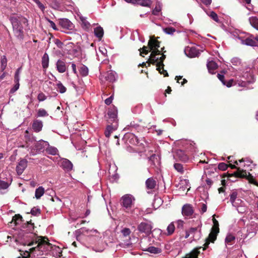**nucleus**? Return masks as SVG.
Masks as SVG:
<instances>
[{
  "instance_id": "obj_1",
  "label": "nucleus",
  "mask_w": 258,
  "mask_h": 258,
  "mask_svg": "<svg viewBox=\"0 0 258 258\" xmlns=\"http://www.w3.org/2000/svg\"><path fill=\"white\" fill-rule=\"evenodd\" d=\"M28 246H33L36 245V246L30 248V252L26 251L24 253V255L23 256V258H29L30 256V253H32L34 251L36 252V254L38 255L43 254V251L47 250L49 246L50 243L45 240L44 239L41 237H37L35 241H32L28 244Z\"/></svg>"
},
{
  "instance_id": "obj_2",
  "label": "nucleus",
  "mask_w": 258,
  "mask_h": 258,
  "mask_svg": "<svg viewBox=\"0 0 258 258\" xmlns=\"http://www.w3.org/2000/svg\"><path fill=\"white\" fill-rule=\"evenodd\" d=\"M238 161L240 163L244 162L243 166L244 169H241L240 167L237 168V171L234 172L235 176L238 177L246 178L249 180L250 183L257 185V183L254 180L253 176L249 172L246 171V170H251L252 168L254 167L255 165L253 164L252 161L248 158H246L239 160Z\"/></svg>"
},
{
  "instance_id": "obj_3",
  "label": "nucleus",
  "mask_w": 258,
  "mask_h": 258,
  "mask_svg": "<svg viewBox=\"0 0 258 258\" xmlns=\"http://www.w3.org/2000/svg\"><path fill=\"white\" fill-rule=\"evenodd\" d=\"M163 49L164 47L161 48V50H159V49L153 50L150 54L149 60L151 63L156 64L157 70H158L161 74L164 75V76H168V75L167 71L163 69L164 66L163 61L165 59L166 56L163 53L161 56H158L159 55H160L161 51H163Z\"/></svg>"
},
{
  "instance_id": "obj_4",
  "label": "nucleus",
  "mask_w": 258,
  "mask_h": 258,
  "mask_svg": "<svg viewBox=\"0 0 258 258\" xmlns=\"http://www.w3.org/2000/svg\"><path fill=\"white\" fill-rule=\"evenodd\" d=\"M253 75L250 71H238L235 75V84L239 87H246L248 85L254 82Z\"/></svg>"
},
{
  "instance_id": "obj_5",
  "label": "nucleus",
  "mask_w": 258,
  "mask_h": 258,
  "mask_svg": "<svg viewBox=\"0 0 258 258\" xmlns=\"http://www.w3.org/2000/svg\"><path fill=\"white\" fill-rule=\"evenodd\" d=\"M135 199L131 194H126L123 196L120 200V204L123 210L128 214L133 213V208L134 206Z\"/></svg>"
},
{
  "instance_id": "obj_6",
  "label": "nucleus",
  "mask_w": 258,
  "mask_h": 258,
  "mask_svg": "<svg viewBox=\"0 0 258 258\" xmlns=\"http://www.w3.org/2000/svg\"><path fill=\"white\" fill-rule=\"evenodd\" d=\"M75 235L77 240L80 241L82 238V237H99L100 236V232L96 229H89L86 227H82L75 232Z\"/></svg>"
},
{
  "instance_id": "obj_7",
  "label": "nucleus",
  "mask_w": 258,
  "mask_h": 258,
  "mask_svg": "<svg viewBox=\"0 0 258 258\" xmlns=\"http://www.w3.org/2000/svg\"><path fill=\"white\" fill-rule=\"evenodd\" d=\"M48 145L49 143L47 142L41 140L35 143L34 146L30 147V154L34 156L39 154L45 150H46V148Z\"/></svg>"
},
{
  "instance_id": "obj_8",
  "label": "nucleus",
  "mask_w": 258,
  "mask_h": 258,
  "mask_svg": "<svg viewBox=\"0 0 258 258\" xmlns=\"http://www.w3.org/2000/svg\"><path fill=\"white\" fill-rule=\"evenodd\" d=\"M213 224L214 226L212 228L211 232L206 239L205 244V246H207L210 242H214L217 238V234L219 232L218 222L215 219H213Z\"/></svg>"
},
{
  "instance_id": "obj_9",
  "label": "nucleus",
  "mask_w": 258,
  "mask_h": 258,
  "mask_svg": "<svg viewBox=\"0 0 258 258\" xmlns=\"http://www.w3.org/2000/svg\"><path fill=\"white\" fill-rule=\"evenodd\" d=\"M153 227V223L149 220L141 222L138 226V230L141 233H144L147 235H149Z\"/></svg>"
},
{
  "instance_id": "obj_10",
  "label": "nucleus",
  "mask_w": 258,
  "mask_h": 258,
  "mask_svg": "<svg viewBox=\"0 0 258 258\" xmlns=\"http://www.w3.org/2000/svg\"><path fill=\"white\" fill-rule=\"evenodd\" d=\"M107 114L108 116V122L109 123L117 124V110L115 106L108 110Z\"/></svg>"
},
{
  "instance_id": "obj_11",
  "label": "nucleus",
  "mask_w": 258,
  "mask_h": 258,
  "mask_svg": "<svg viewBox=\"0 0 258 258\" xmlns=\"http://www.w3.org/2000/svg\"><path fill=\"white\" fill-rule=\"evenodd\" d=\"M202 224L201 221L200 220L198 223V225L196 227H191L189 230L191 235L194 240H198L201 236V227Z\"/></svg>"
},
{
  "instance_id": "obj_12",
  "label": "nucleus",
  "mask_w": 258,
  "mask_h": 258,
  "mask_svg": "<svg viewBox=\"0 0 258 258\" xmlns=\"http://www.w3.org/2000/svg\"><path fill=\"white\" fill-rule=\"evenodd\" d=\"M237 38L240 40L242 44L250 46H257L256 42L254 39V36L252 34H249V36L245 39L240 36L237 37Z\"/></svg>"
},
{
  "instance_id": "obj_13",
  "label": "nucleus",
  "mask_w": 258,
  "mask_h": 258,
  "mask_svg": "<svg viewBox=\"0 0 258 258\" xmlns=\"http://www.w3.org/2000/svg\"><path fill=\"white\" fill-rule=\"evenodd\" d=\"M194 213L192 206L189 204L184 205L182 207L181 213L185 217H191Z\"/></svg>"
},
{
  "instance_id": "obj_14",
  "label": "nucleus",
  "mask_w": 258,
  "mask_h": 258,
  "mask_svg": "<svg viewBox=\"0 0 258 258\" xmlns=\"http://www.w3.org/2000/svg\"><path fill=\"white\" fill-rule=\"evenodd\" d=\"M185 54L190 58L198 57L200 54L199 49L195 47H187L184 50Z\"/></svg>"
},
{
  "instance_id": "obj_15",
  "label": "nucleus",
  "mask_w": 258,
  "mask_h": 258,
  "mask_svg": "<svg viewBox=\"0 0 258 258\" xmlns=\"http://www.w3.org/2000/svg\"><path fill=\"white\" fill-rule=\"evenodd\" d=\"M28 161L25 159H21L18 163L16 170L18 175H21L27 167Z\"/></svg>"
},
{
  "instance_id": "obj_16",
  "label": "nucleus",
  "mask_w": 258,
  "mask_h": 258,
  "mask_svg": "<svg viewBox=\"0 0 258 258\" xmlns=\"http://www.w3.org/2000/svg\"><path fill=\"white\" fill-rule=\"evenodd\" d=\"M174 157L176 159L184 162H186L188 160V156L185 153L184 151L180 149L177 150L176 153L174 155Z\"/></svg>"
},
{
  "instance_id": "obj_17",
  "label": "nucleus",
  "mask_w": 258,
  "mask_h": 258,
  "mask_svg": "<svg viewBox=\"0 0 258 258\" xmlns=\"http://www.w3.org/2000/svg\"><path fill=\"white\" fill-rule=\"evenodd\" d=\"M59 25L64 29L72 30L75 26L74 24L68 19L66 18L60 19L59 21Z\"/></svg>"
},
{
  "instance_id": "obj_18",
  "label": "nucleus",
  "mask_w": 258,
  "mask_h": 258,
  "mask_svg": "<svg viewBox=\"0 0 258 258\" xmlns=\"http://www.w3.org/2000/svg\"><path fill=\"white\" fill-rule=\"evenodd\" d=\"M77 16L81 22V26L82 28L86 31H89L91 27V24L87 20V18L83 16L80 13L77 14Z\"/></svg>"
},
{
  "instance_id": "obj_19",
  "label": "nucleus",
  "mask_w": 258,
  "mask_h": 258,
  "mask_svg": "<svg viewBox=\"0 0 258 258\" xmlns=\"http://www.w3.org/2000/svg\"><path fill=\"white\" fill-rule=\"evenodd\" d=\"M143 130L144 127L143 126L139 125L134 121L131 122L129 125L124 128V131H130L131 132L137 131L138 132H142Z\"/></svg>"
},
{
  "instance_id": "obj_20",
  "label": "nucleus",
  "mask_w": 258,
  "mask_h": 258,
  "mask_svg": "<svg viewBox=\"0 0 258 258\" xmlns=\"http://www.w3.org/2000/svg\"><path fill=\"white\" fill-rule=\"evenodd\" d=\"M60 167L66 171H70L73 169L72 163L67 159H62L60 162Z\"/></svg>"
},
{
  "instance_id": "obj_21",
  "label": "nucleus",
  "mask_w": 258,
  "mask_h": 258,
  "mask_svg": "<svg viewBox=\"0 0 258 258\" xmlns=\"http://www.w3.org/2000/svg\"><path fill=\"white\" fill-rule=\"evenodd\" d=\"M125 137L128 138L129 143L131 144L138 145L139 146L140 144H142V143H140V141L138 138L134 133H127L125 134Z\"/></svg>"
},
{
  "instance_id": "obj_22",
  "label": "nucleus",
  "mask_w": 258,
  "mask_h": 258,
  "mask_svg": "<svg viewBox=\"0 0 258 258\" xmlns=\"http://www.w3.org/2000/svg\"><path fill=\"white\" fill-rule=\"evenodd\" d=\"M50 7L57 10L63 11V8L61 6L63 0H49Z\"/></svg>"
},
{
  "instance_id": "obj_23",
  "label": "nucleus",
  "mask_w": 258,
  "mask_h": 258,
  "mask_svg": "<svg viewBox=\"0 0 258 258\" xmlns=\"http://www.w3.org/2000/svg\"><path fill=\"white\" fill-rule=\"evenodd\" d=\"M149 161L153 167H158L160 164L159 156L156 154L151 155L149 158Z\"/></svg>"
},
{
  "instance_id": "obj_24",
  "label": "nucleus",
  "mask_w": 258,
  "mask_h": 258,
  "mask_svg": "<svg viewBox=\"0 0 258 258\" xmlns=\"http://www.w3.org/2000/svg\"><path fill=\"white\" fill-rule=\"evenodd\" d=\"M43 127V122L42 121L35 119L33 121L32 124V128L34 132L36 133L40 132L42 128Z\"/></svg>"
},
{
  "instance_id": "obj_25",
  "label": "nucleus",
  "mask_w": 258,
  "mask_h": 258,
  "mask_svg": "<svg viewBox=\"0 0 258 258\" xmlns=\"http://www.w3.org/2000/svg\"><path fill=\"white\" fill-rule=\"evenodd\" d=\"M57 71L60 73H64L67 70V66L64 60L58 59L56 63Z\"/></svg>"
},
{
  "instance_id": "obj_26",
  "label": "nucleus",
  "mask_w": 258,
  "mask_h": 258,
  "mask_svg": "<svg viewBox=\"0 0 258 258\" xmlns=\"http://www.w3.org/2000/svg\"><path fill=\"white\" fill-rule=\"evenodd\" d=\"M118 127V124H111L106 126L104 132L105 136L106 138H109L111 134L114 131L116 130Z\"/></svg>"
},
{
  "instance_id": "obj_27",
  "label": "nucleus",
  "mask_w": 258,
  "mask_h": 258,
  "mask_svg": "<svg viewBox=\"0 0 258 258\" xmlns=\"http://www.w3.org/2000/svg\"><path fill=\"white\" fill-rule=\"evenodd\" d=\"M148 46L150 51H153L154 49H158L160 47V42L153 38H151L148 42Z\"/></svg>"
},
{
  "instance_id": "obj_28",
  "label": "nucleus",
  "mask_w": 258,
  "mask_h": 258,
  "mask_svg": "<svg viewBox=\"0 0 258 258\" xmlns=\"http://www.w3.org/2000/svg\"><path fill=\"white\" fill-rule=\"evenodd\" d=\"M258 230V223L254 222H251L250 224L247 226V231L248 234L254 233L255 234L256 231Z\"/></svg>"
},
{
  "instance_id": "obj_29",
  "label": "nucleus",
  "mask_w": 258,
  "mask_h": 258,
  "mask_svg": "<svg viewBox=\"0 0 258 258\" xmlns=\"http://www.w3.org/2000/svg\"><path fill=\"white\" fill-rule=\"evenodd\" d=\"M105 78L109 82H113L116 80L117 75L115 72L109 71L107 72Z\"/></svg>"
},
{
  "instance_id": "obj_30",
  "label": "nucleus",
  "mask_w": 258,
  "mask_h": 258,
  "mask_svg": "<svg viewBox=\"0 0 258 258\" xmlns=\"http://www.w3.org/2000/svg\"><path fill=\"white\" fill-rule=\"evenodd\" d=\"M133 4L149 7L152 5V1L151 0H135L133 1Z\"/></svg>"
},
{
  "instance_id": "obj_31",
  "label": "nucleus",
  "mask_w": 258,
  "mask_h": 258,
  "mask_svg": "<svg viewBox=\"0 0 258 258\" xmlns=\"http://www.w3.org/2000/svg\"><path fill=\"white\" fill-rule=\"evenodd\" d=\"M95 36L98 38L99 40L101 39L104 35V31L101 26H98L94 30Z\"/></svg>"
},
{
  "instance_id": "obj_32",
  "label": "nucleus",
  "mask_w": 258,
  "mask_h": 258,
  "mask_svg": "<svg viewBox=\"0 0 258 258\" xmlns=\"http://www.w3.org/2000/svg\"><path fill=\"white\" fill-rule=\"evenodd\" d=\"M156 185V181L152 177L148 178L146 181V186L147 189H154Z\"/></svg>"
},
{
  "instance_id": "obj_33",
  "label": "nucleus",
  "mask_w": 258,
  "mask_h": 258,
  "mask_svg": "<svg viewBox=\"0 0 258 258\" xmlns=\"http://www.w3.org/2000/svg\"><path fill=\"white\" fill-rule=\"evenodd\" d=\"M207 67L209 73L214 74V71L217 69L218 66L215 61L211 60L208 62Z\"/></svg>"
},
{
  "instance_id": "obj_34",
  "label": "nucleus",
  "mask_w": 258,
  "mask_h": 258,
  "mask_svg": "<svg viewBox=\"0 0 258 258\" xmlns=\"http://www.w3.org/2000/svg\"><path fill=\"white\" fill-rule=\"evenodd\" d=\"M41 63L42 68L44 69H46L49 66V56L47 53H45L42 57L41 60Z\"/></svg>"
},
{
  "instance_id": "obj_35",
  "label": "nucleus",
  "mask_w": 258,
  "mask_h": 258,
  "mask_svg": "<svg viewBox=\"0 0 258 258\" xmlns=\"http://www.w3.org/2000/svg\"><path fill=\"white\" fill-rule=\"evenodd\" d=\"M64 6H66V8H63V10H66L67 11H71L74 9V3L71 0H63L62 3Z\"/></svg>"
},
{
  "instance_id": "obj_36",
  "label": "nucleus",
  "mask_w": 258,
  "mask_h": 258,
  "mask_svg": "<svg viewBox=\"0 0 258 258\" xmlns=\"http://www.w3.org/2000/svg\"><path fill=\"white\" fill-rule=\"evenodd\" d=\"M80 74L82 77H86L88 76L89 73V69L84 64H82L79 69Z\"/></svg>"
},
{
  "instance_id": "obj_37",
  "label": "nucleus",
  "mask_w": 258,
  "mask_h": 258,
  "mask_svg": "<svg viewBox=\"0 0 258 258\" xmlns=\"http://www.w3.org/2000/svg\"><path fill=\"white\" fill-rule=\"evenodd\" d=\"M45 151L47 154L52 155H57L58 152L57 148L52 146H50L49 145L47 146Z\"/></svg>"
},
{
  "instance_id": "obj_38",
  "label": "nucleus",
  "mask_w": 258,
  "mask_h": 258,
  "mask_svg": "<svg viewBox=\"0 0 258 258\" xmlns=\"http://www.w3.org/2000/svg\"><path fill=\"white\" fill-rule=\"evenodd\" d=\"M249 22L252 27L258 30V18L256 17H249Z\"/></svg>"
},
{
  "instance_id": "obj_39",
  "label": "nucleus",
  "mask_w": 258,
  "mask_h": 258,
  "mask_svg": "<svg viewBox=\"0 0 258 258\" xmlns=\"http://www.w3.org/2000/svg\"><path fill=\"white\" fill-rule=\"evenodd\" d=\"M44 188L42 186H39L36 188L35 192V197L37 199H39L44 194Z\"/></svg>"
},
{
  "instance_id": "obj_40",
  "label": "nucleus",
  "mask_w": 258,
  "mask_h": 258,
  "mask_svg": "<svg viewBox=\"0 0 258 258\" xmlns=\"http://www.w3.org/2000/svg\"><path fill=\"white\" fill-rule=\"evenodd\" d=\"M235 239V237L233 235L231 234H228L226 236L225 240L226 245H231L234 243Z\"/></svg>"
},
{
  "instance_id": "obj_41",
  "label": "nucleus",
  "mask_w": 258,
  "mask_h": 258,
  "mask_svg": "<svg viewBox=\"0 0 258 258\" xmlns=\"http://www.w3.org/2000/svg\"><path fill=\"white\" fill-rule=\"evenodd\" d=\"M175 231V225L174 222L170 223L167 227V233L166 235L169 236L172 235Z\"/></svg>"
},
{
  "instance_id": "obj_42",
  "label": "nucleus",
  "mask_w": 258,
  "mask_h": 258,
  "mask_svg": "<svg viewBox=\"0 0 258 258\" xmlns=\"http://www.w3.org/2000/svg\"><path fill=\"white\" fill-rule=\"evenodd\" d=\"M15 35L18 38H22L23 29L22 26L13 28Z\"/></svg>"
},
{
  "instance_id": "obj_43",
  "label": "nucleus",
  "mask_w": 258,
  "mask_h": 258,
  "mask_svg": "<svg viewBox=\"0 0 258 258\" xmlns=\"http://www.w3.org/2000/svg\"><path fill=\"white\" fill-rule=\"evenodd\" d=\"M23 227L24 228H27L26 231L30 233H32L34 228V224L31 223V222H27V223L24 224Z\"/></svg>"
},
{
  "instance_id": "obj_44",
  "label": "nucleus",
  "mask_w": 258,
  "mask_h": 258,
  "mask_svg": "<svg viewBox=\"0 0 258 258\" xmlns=\"http://www.w3.org/2000/svg\"><path fill=\"white\" fill-rule=\"evenodd\" d=\"M56 85L57 90L60 93H64L66 92L67 89L60 81H58Z\"/></svg>"
},
{
  "instance_id": "obj_45",
  "label": "nucleus",
  "mask_w": 258,
  "mask_h": 258,
  "mask_svg": "<svg viewBox=\"0 0 258 258\" xmlns=\"http://www.w3.org/2000/svg\"><path fill=\"white\" fill-rule=\"evenodd\" d=\"M10 21L11 22L13 28L18 27L21 26L20 22L16 17H11L10 18Z\"/></svg>"
},
{
  "instance_id": "obj_46",
  "label": "nucleus",
  "mask_w": 258,
  "mask_h": 258,
  "mask_svg": "<svg viewBox=\"0 0 258 258\" xmlns=\"http://www.w3.org/2000/svg\"><path fill=\"white\" fill-rule=\"evenodd\" d=\"M207 15L210 16L213 20H214L216 22H220V20L218 18V16L217 14L214 12V11H211L209 12V13H207Z\"/></svg>"
},
{
  "instance_id": "obj_47",
  "label": "nucleus",
  "mask_w": 258,
  "mask_h": 258,
  "mask_svg": "<svg viewBox=\"0 0 258 258\" xmlns=\"http://www.w3.org/2000/svg\"><path fill=\"white\" fill-rule=\"evenodd\" d=\"M48 116L47 111L43 108H40L38 110L37 116V117H44Z\"/></svg>"
},
{
  "instance_id": "obj_48",
  "label": "nucleus",
  "mask_w": 258,
  "mask_h": 258,
  "mask_svg": "<svg viewBox=\"0 0 258 258\" xmlns=\"http://www.w3.org/2000/svg\"><path fill=\"white\" fill-rule=\"evenodd\" d=\"M164 33L168 35H173L175 32V29L171 27H168L163 29Z\"/></svg>"
},
{
  "instance_id": "obj_49",
  "label": "nucleus",
  "mask_w": 258,
  "mask_h": 258,
  "mask_svg": "<svg viewBox=\"0 0 258 258\" xmlns=\"http://www.w3.org/2000/svg\"><path fill=\"white\" fill-rule=\"evenodd\" d=\"M175 169L179 172L180 174H183L184 172L183 167L182 164L179 163H175L174 164Z\"/></svg>"
},
{
  "instance_id": "obj_50",
  "label": "nucleus",
  "mask_w": 258,
  "mask_h": 258,
  "mask_svg": "<svg viewBox=\"0 0 258 258\" xmlns=\"http://www.w3.org/2000/svg\"><path fill=\"white\" fill-rule=\"evenodd\" d=\"M199 253V251L196 250H194L190 253L186 254L184 258H198Z\"/></svg>"
},
{
  "instance_id": "obj_51",
  "label": "nucleus",
  "mask_w": 258,
  "mask_h": 258,
  "mask_svg": "<svg viewBox=\"0 0 258 258\" xmlns=\"http://www.w3.org/2000/svg\"><path fill=\"white\" fill-rule=\"evenodd\" d=\"M30 213L35 216H38L40 215L41 213L40 209L37 207H33L30 212Z\"/></svg>"
},
{
  "instance_id": "obj_52",
  "label": "nucleus",
  "mask_w": 258,
  "mask_h": 258,
  "mask_svg": "<svg viewBox=\"0 0 258 258\" xmlns=\"http://www.w3.org/2000/svg\"><path fill=\"white\" fill-rule=\"evenodd\" d=\"M230 201L231 203H233L234 201H235L237 198V192L236 191H233L230 195Z\"/></svg>"
},
{
  "instance_id": "obj_53",
  "label": "nucleus",
  "mask_w": 258,
  "mask_h": 258,
  "mask_svg": "<svg viewBox=\"0 0 258 258\" xmlns=\"http://www.w3.org/2000/svg\"><path fill=\"white\" fill-rule=\"evenodd\" d=\"M148 251L152 253H159L161 250L159 248L151 246L148 248Z\"/></svg>"
},
{
  "instance_id": "obj_54",
  "label": "nucleus",
  "mask_w": 258,
  "mask_h": 258,
  "mask_svg": "<svg viewBox=\"0 0 258 258\" xmlns=\"http://www.w3.org/2000/svg\"><path fill=\"white\" fill-rule=\"evenodd\" d=\"M9 185L10 184L7 181L0 180V189H6Z\"/></svg>"
},
{
  "instance_id": "obj_55",
  "label": "nucleus",
  "mask_w": 258,
  "mask_h": 258,
  "mask_svg": "<svg viewBox=\"0 0 258 258\" xmlns=\"http://www.w3.org/2000/svg\"><path fill=\"white\" fill-rule=\"evenodd\" d=\"M233 207L236 208L243 205V202L240 199H237L233 203H232Z\"/></svg>"
},
{
  "instance_id": "obj_56",
  "label": "nucleus",
  "mask_w": 258,
  "mask_h": 258,
  "mask_svg": "<svg viewBox=\"0 0 258 258\" xmlns=\"http://www.w3.org/2000/svg\"><path fill=\"white\" fill-rule=\"evenodd\" d=\"M161 6H160V4H158V5H157L156 6L155 8L153 10L152 14L154 15H158L159 14V12L161 11Z\"/></svg>"
},
{
  "instance_id": "obj_57",
  "label": "nucleus",
  "mask_w": 258,
  "mask_h": 258,
  "mask_svg": "<svg viewBox=\"0 0 258 258\" xmlns=\"http://www.w3.org/2000/svg\"><path fill=\"white\" fill-rule=\"evenodd\" d=\"M176 224V226L177 229H183V225H184V221L181 220H178L175 222Z\"/></svg>"
},
{
  "instance_id": "obj_58",
  "label": "nucleus",
  "mask_w": 258,
  "mask_h": 258,
  "mask_svg": "<svg viewBox=\"0 0 258 258\" xmlns=\"http://www.w3.org/2000/svg\"><path fill=\"white\" fill-rule=\"evenodd\" d=\"M20 68H19L18 69H17L16 72H15V76H14V82H15V83H19V81H20Z\"/></svg>"
},
{
  "instance_id": "obj_59",
  "label": "nucleus",
  "mask_w": 258,
  "mask_h": 258,
  "mask_svg": "<svg viewBox=\"0 0 258 258\" xmlns=\"http://www.w3.org/2000/svg\"><path fill=\"white\" fill-rule=\"evenodd\" d=\"M22 220V217L19 215H16L13 217L12 221H14L16 224H18Z\"/></svg>"
},
{
  "instance_id": "obj_60",
  "label": "nucleus",
  "mask_w": 258,
  "mask_h": 258,
  "mask_svg": "<svg viewBox=\"0 0 258 258\" xmlns=\"http://www.w3.org/2000/svg\"><path fill=\"white\" fill-rule=\"evenodd\" d=\"M19 87H20L19 83H15V84L14 85V86L10 90V93H11V94L14 93L16 91H17L19 89Z\"/></svg>"
},
{
  "instance_id": "obj_61",
  "label": "nucleus",
  "mask_w": 258,
  "mask_h": 258,
  "mask_svg": "<svg viewBox=\"0 0 258 258\" xmlns=\"http://www.w3.org/2000/svg\"><path fill=\"white\" fill-rule=\"evenodd\" d=\"M223 85L226 86L227 87H231L233 84L236 85L235 84V78L233 79L229 80L228 82H224V84H223Z\"/></svg>"
},
{
  "instance_id": "obj_62",
  "label": "nucleus",
  "mask_w": 258,
  "mask_h": 258,
  "mask_svg": "<svg viewBox=\"0 0 258 258\" xmlns=\"http://www.w3.org/2000/svg\"><path fill=\"white\" fill-rule=\"evenodd\" d=\"M131 232V230L128 228H124L121 230V233L125 237L128 236Z\"/></svg>"
},
{
  "instance_id": "obj_63",
  "label": "nucleus",
  "mask_w": 258,
  "mask_h": 258,
  "mask_svg": "<svg viewBox=\"0 0 258 258\" xmlns=\"http://www.w3.org/2000/svg\"><path fill=\"white\" fill-rule=\"evenodd\" d=\"M231 63L235 66L239 65L241 63L240 59L237 57L233 58L231 60Z\"/></svg>"
},
{
  "instance_id": "obj_64",
  "label": "nucleus",
  "mask_w": 258,
  "mask_h": 258,
  "mask_svg": "<svg viewBox=\"0 0 258 258\" xmlns=\"http://www.w3.org/2000/svg\"><path fill=\"white\" fill-rule=\"evenodd\" d=\"M236 209L239 213H244L246 211V208L245 206H243V205L236 207Z\"/></svg>"
}]
</instances>
